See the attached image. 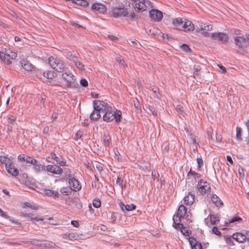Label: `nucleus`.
Listing matches in <instances>:
<instances>
[{
    "label": "nucleus",
    "mask_w": 249,
    "mask_h": 249,
    "mask_svg": "<svg viewBox=\"0 0 249 249\" xmlns=\"http://www.w3.org/2000/svg\"><path fill=\"white\" fill-rule=\"evenodd\" d=\"M104 142L105 146H108L110 143V139H107V138H106V139H104Z\"/></svg>",
    "instance_id": "bf43d9fd"
},
{
    "label": "nucleus",
    "mask_w": 249,
    "mask_h": 249,
    "mask_svg": "<svg viewBox=\"0 0 249 249\" xmlns=\"http://www.w3.org/2000/svg\"><path fill=\"white\" fill-rule=\"evenodd\" d=\"M17 54L16 53L8 50L5 52H0V58L7 63H11L12 60L16 59Z\"/></svg>",
    "instance_id": "423d86ee"
},
{
    "label": "nucleus",
    "mask_w": 249,
    "mask_h": 249,
    "mask_svg": "<svg viewBox=\"0 0 249 249\" xmlns=\"http://www.w3.org/2000/svg\"><path fill=\"white\" fill-rule=\"evenodd\" d=\"M194 29L195 26L193 23L190 20L184 18L182 31L187 32L193 31Z\"/></svg>",
    "instance_id": "a211bd4d"
},
{
    "label": "nucleus",
    "mask_w": 249,
    "mask_h": 249,
    "mask_svg": "<svg viewBox=\"0 0 249 249\" xmlns=\"http://www.w3.org/2000/svg\"><path fill=\"white\" fill-rule=\"evenodd\" d=\"M210 186L209 184L202 179H200L197 185V194H204L210 192Z\"/></svg>",
    "instance_id": "0eeeda50"
},
{
    "label": "nucleus",
    "mask_w": 249,
    "mask_h": 249,
    "mask_svg": "<svg viewBox=\"0 0 249 249\" xmlns=\"http://www.w3.org/2000/svg\"><path fill=\"white\" fill-rule=\"evenodd\" d=\"M196 27L197 32L203 34L205 36L207 35L208 32L213 29V25L208 22L203 23L197 21Z\"/></svg>",
    "instance_id": "39448f33"
},
{
    "label": "nucleus",
    "mask_w": 249,
    "mask_h": 249,
    "mask_svg": "<svg viewBox=\"0 0 249 249\" xmlns=\"http://www.w3.org/2000/svg\"><path fill=\"white\" fill-rule=\"evenodd\" d=\"M112 15L114 18L126 17L128 14L127 8L120 7H113L111 11Z\"/></svg>",
    "instance_id": "1a4fd4ad"
},
{
    "label": "nucleus",
    "mask_w": 249,
    "mask_h": 249,
    "mask_svg": "<svg viewBox=\"0 0 249 249\" xmlns=\"http://www.w3.org/2000/svg\"><path fill=\"white\" fill-rule=\"evenodd\" d=\"M189 242L192 249H202L201 244L198 242L195 238L190 237L189 238Z\"/></svg>",
    "instance_id": "6ab92c4d"
},
{
    "label": "nucleus",
    "mask_w": 249,
    "mask_h": 249,
    "mask_svg": "<svg viewBox=\"0 0 249 249\" xmlns=\"http://www.w3.org/2000/svg\"><path fill=\"white\" fill-rule=\"evenodd\" d=\"M0 162L3 163L5 165V167L7 166H10V164L13 162L11 160L5 156H0Z\"/></svg>",
    "instance_id": "7c9ffc66"
},
{
    "label": "nucleus",
    "mask_w": 249,
    "mask_h": 249,
    "mask_svg": "<svg viewBox=\"0 0 249 249\" xmlns=\"http://www.w3.org/2000/svg\"><path fill=\"white\" fill-rule=\"evenodd\" d=\"M211 38L215 41L226 42L229 40L228 36L222 32H215L211 34Z\"/></svg>",
    "instance_id": "9d476101"
},
{
    "label": "nucleus",
    "mask_w": 249,
    "mask_h": 249,
    "mask_svg": "<svg viewBox=\"0 0 249 249\" xmlns=\"http://www.w3.org/2000/svg\"><path fill=\"white\" fill-rule=\"evenodd\" d=\"M50 156L51 157L52 160H55L56 161H58V158L56 156V154L54 152H51Z\"/></svg>",
    "instance_id": "5fc2aeb1"
},
{
    "label": "nucleus",
    "mask_w": 249,
    "mask_h": 249,
    "mask_svg": "<svg viewBox=\"0 0 249 249\" xmlns=\"http://www.w3.org/2000/svg\"><path fill=\"white\" fill-rule=\"evenodd\" d=\"M217 66L219 67V71L221 72H222L223 73H225L226 72V69H225V68L224 67H223L222 65H218Z\"/></svg>",
    "instance_id": "864d4df0"
},
{
    "label": "nucleus",
    "mask_w": 249,
    "mask_h": 249,
    "mask_svg": "<svg viewBox=\"0 0 249 249\" xmlns=\"http://www.w3.org/2000/svg\"><path fill=\"white\" fill-rule=\"evenodd\" d=\"M108 37L109 39H110L111 40H118V38L117 36H113V35H109L108 36Z\"/></svg>",
    "instance_id": "13d9d810"
},
{
    "label": "nucleus",
    "mask_w": 249,
    "mask_h": 249,
    "mask_svg": "<svg viewBox=\"0 0 249 249\" xmlns=\"http://www.w3.org/2000/svg\"><path fill=\"white\" fill-rule=\"evenodd\" d=\"M220 221L219 217L214 214H209L205 222L207 226L215 225Z\"/></svg>",
    "instance_id": "dca6fc26"
},
{
    "label": "nucleus",
    "mask_w": 249,
    "mask_h": 249,
    "mask_svg": "<svg viewBox=\"0 0 249 249\" xmlns=\"http://www.w3.org/2000/svg\"><path fill=\"white\" fill-rule=\"evenodd\" d=\"M212 202L218 207H222L223 203L219 197L215 195H213L212 197Z\"/></svg>",
    "instance_id": "bb28decb"
},
{
    "label": "nucleus",
    "mask_w": 249,
    "mask_h": 249,
    "mask_svg": "<svg viewBox=\"0 0 249 249\" xmlns=\"http://www.w3.org/2000/svg\"><path fill=\"white\" fill-rule=\"evenodd\" d=\"M122 112L119 110H116L115 111L112 110L111 107L105 111V113L103 116V119L105 121L108 122L115 120V122H119L121 120Z\"/></svg>",
    "instance_id": "f257e3e1"
},
{
    "label": "nucleus",
    "mask_w": 249,
    "mask_h": 249,
    "mask_svg": "<svg viewBox=\"0 0 249 249\" xmlns=\"http://www.w3.org/2000/svg\"><path fill=\"white\" fill-rule=\"evenodd\" d=\"M71 224L75 227H78L79 226L78 222L77 221H75V220L71 221Z\"/></svg>",
    "instance_id": "680f3d73"
},
{
    "label": "nucleus",
    "mask_w": 249,
    "mask_h": 249,
    "mask_svg": "<svg viewBox=\"0 0 249 249\" xmlns=\"http://www.w3.org/2000/svg\"><path fill=\"white\" fill-rule=\"evenodd\" d=\"M22 67L27 71H31L34 69V66L29 61L23 60L21 62Z\"/></svg>",
    "instance_id": "c85d7f7f"
},
{
    "label": "nucleus",
    "mask_w": 249,
    "mask_h": 249,
    "mask_svg": "<svg viewBox=\"0 0 249 249\" xmlns=\"http://www.w3.org/2000/svg\"><path fill=\"white\" fill-rule=\"evenodd\" d=\"M68 56H71V58H69V59L72 60L76 67L81 70H84V65L80 61H76L74 59L75 58V57L72 55V54L71 53V52H68Z\"/></svg>",
    "instance_id": "a878e982"
},
{
    "label": "nucleus",
    "mask_w": 249,
    "mask_h": 249,
    "mask_svg": "<svg viewBox=\"0 0 249 249\" xmlns=\"http://www.w3.org/2000/svg\"><path fill=\"white\" fill-rule=\"evenodd\" d=\"M195 195L191 193L186 194L184 197V203L187 205H191L195 201Z\"/></svg>",
    "instance_id": "4be33fe9"
},
{
    "label": "nucleus",
    "mask_w": 249,
    "mask_h": 249,
    "mask_svg": "<svg viewBox=\"0 0 249 249\" xmlns=\"http://www.w3.org/2000/svg\"><path fill=\"white\" fill-rule=\"evenodd\" d=\"M187 209L183 205H180L178 207V212L176 214H174L173 216L174 223L177 227H181L180 225L181 219L186 214Z\"/></svg>",
    "instance_id": "f03ea898"
},
{
    "label": "nucleus",
    "mask_w": 249,
    "mask_h": 249,
    "mask_svg": "<svg viewBox=\"0 0 249 249\" xmlns=\"http://www.w3.org/2000/svg\"><path fill=\"white\" fill-rule=\"evenodd\" d=\"M67 67L64 64L63 62L61 60V61L58 63V65L53 68L54 70L58 72H63L67 70Z\"/></svg>",
    "instance_id": "cd10ccee"
},
{
    "label": "nucleus",
    "mask_w": 249,
    "mask_h": 249,
    "mask_svg": "<svg viewBox=\"0 0 249 249\" xmlns=\"http://www.w3.org/2000/svg\"><path fill=\"white\" fill-rule=\"evenodd\" d=\"M120 205L121 207L122 210L124 211H130L136 209V206L134 204H127L125 205L123 203L121 202L120 204Z\"/></svg>",
    "instance_id": "c756f323"
},
{
    "label": "nucleus",
    "mask_w": 249,
    "mask_h": 249,
    "mask_svg": "<svg viewBox=\"0 0 249 249\" xmlns=\"http://www.w3.org/2000/svg\"><path fill=\"white\" fill-rule=\"evenodd\" d=\"M180 48L185 52H188L190 50L189 47L188 45L184 44L180 46Z\"/></svg>",
    "instance_id": "de8ad7c7"
},
{
    "label": "nucleus",
    "mask_w": 249,
    "mask_h": 249,
    "mask_svg": "<svg viewBox=\"0 0 249 249\" xmlns=\"http://www.w3.org/2000/svg\"><path fill=\"white\" fill-rule=\"evenodd\" d=\"M61 78L65 82V86L67 88L71 87L73 85L75 82V76L72 72L69 70H67L64 72H62Z\"/></svg>",
    "instance_id": "7ed1b4c3"
},
{
    "label": "nucleus",
    "mask_w": 249,
    "mask_h": 249,
    "mask_svg": "<svg viewBox=\"0 0 249 249\" xmlns=\"http://www.w3.org/2000/svg\"><path fill=\"white\" fill-rule=\"evenodd\" d=\"M92 205L94 207L98 208L101 206V203L99 199L95 198L93 200Z\"/></svg>",
    "instance_id": "a19ab883"
},
{
    "label": "nucleus",
    "mask_w": 249,
    "mask_h": 249,
    "mask_svg": "<svg viewBox=\"0 0 249 249\" xmlns=\"http://www.w3.org/2000/svg\"><path fill=\"white\" fill-rule=\"evenodd\" d=\"M91 9L99 14H105L107 11L106 5L101 3H93L91 5Z\"/></svg>",
    "instance_id": "4468645a"
},
{
    "label": "nucleus",
    "mask_w": 249,
    "mask_h": 249,
    "mask_svg": "<svg viewBox=\"0 0 249 249\" xmlns=\"http://www.w3.org/2000/svg\"><path fill=\"white\" fill-rule=\"evenodd\" d=\"M32 158H33L32 157L26 156L25 161L28 163H31V161H32Z\"/></svg>",
    "instance_id": "e2e57ef3"
},
{
    "label": "nucleus",
    "mask_w": 249,
    "mask_h": 249,
    "mask_svg": "<svg viewBox=\"0 0 249 249\" xmlns=\"http://www.w3.org/2000/svg\"><path fill=\"white\" fill-rule=\"evenodd\" d=\"M26 156L24 154H20L18 156V159L20 161H25Z\"/></svg>",
    "instance_id": "4d7b16f0"
},
{
    "label": "nucleus",
    "mask_w": 249,
    "mask_h": 249,
    "mask_svg": "<svg viewBox=\"0 0 249 249\" xmlns=\"http://www.w3.org/2000/svg\"><path fill=\"white\" fill-rule=\"evenodd\" d=\"M100 117V111L96 110H94L90 116V119L93 120H97Z\"/></svg>",
    "instance_id": "f704fd0d"
},
{
    "label": "nucleus",
    "mask_w": 249,
    "mask_h": 249,
    "mask_svg": "<svg viewBox=\"0 0 249 249\" xmlns=\"http://www.w3.org/2000/svg\"><path fill=\"white\" fill-rule=\"evenodd\" d=\"M69 183L70 188L72 191L77 192L81 189V186L79 181L74 178H71L69 179Z\"/></svg>",
    "instance_id": "2eb2a0df"
},
{
    "label": "nucleus",
    "mask_w": 249,
    "mask_h": 249,
    "mask_svg": "<svg viewBox=\"0 0 249 249\" xmlns=\"http://www.w3.org/2000/svg\"><path fill=\"white\" fill-rule=\"evenodd\" d=\"M23 208H32L34 210H36L38 209V208L35 206H33L32 204L29 202H26L24 203Z\"/></svg>",
    "instance_id": "37998d69"
},
{
    "label": "nucleus",
    "mask_w": 249,
    "mask_h": 249,
    "mask_svg": "<svg viewBox=\"0 0 249 249\" xmlns=\"http://www.w3.org/2000/svg\"><path fill=\"white\" fill-rule=\"evenodd\" d=\"M72 2L84 7H86L89 4L87 0H72Z\"/></svg>",
    "instance_id": "c9c22d12"
},
{
    "label": "nucleus",
    "mask_w": 249,
    "mask_h": 249,
    "mask_svg": "<svg viewBox=\"0 0 249 249\" xmlns=\"http://www.w3.org/2000/svg\"><path fill=\"white\" fill-rule=\"evenodd\" d=\"M184 19L183 18H178L173 20L172 23L176 29L182 31Z\"/></svg>",
    "instance_id": "412c9836"
},
{
    "label": "nucleus",
    "mask_w": 249,
    "mask_h": 249,
    "mask_svg": "<svg viewBox=\"0 0 249 249\" xmlns=\"http://www.w3.org/2000/svg\"><path fill=\"white\" fill-rule=\"evenodd\" d=\"M43 76L46 78L53 80L57 76V73L52 71H46L43 73Z\"/></svg>",
    "instance_id": "b1692460"
},
{
    "label": "nucleus",
    "mask_w": 249,
    "mask_h": 249,
    "mask_svg": "<svg viewBox=\"0 0 249 249\" xmlns=\"http://www.w3.org/2000/svg\"><path fill=\"white\" fill-rule=\"evenodd\" d=\"M0 215L1 216L4 217L6 219L10 218V216H9L6 213L3 212L0 208Z\"/></svg>",
    "instance_id": "09e8293b"
},
{
    "label": "nucleus",
    "mask_w": 249,
    "mask_h": 249,
    "mask_svg": "<svg viewBox=\"0 0 249 249\" xmlns=\"http://www.w3.org/2000/svg\"><path fill=\"white\" fill-rule=\"evenodd\" d=\"M37 163L38 161L36 159L32 158L31 164L35 165L36 166V165L38 164Z\"/></svg>",
    "instance_id": "0e129e2a"
},
{
    "label": "nucleus",
    "mask_w": 249,
    "mask_h": 249,
    "mask_svg": "<svg viewBox=\"0 0 249 249\" xmlns=\"http://www.w3.org/2000/svg\"><path fill=\"white\" fill-rule=\"evenodd\" d=\"M227 160L231 165L233 164V161L231 156H227Z\"/></svg>",
    "instance_id": "69168bd1"
},
{
    "label": "nucleus",
    "mask_w": 249,
    "mask_h": 249,
    "mask_svg": "<svg viewBox=\"0 0 249 249\" xmlns=\"http://www.w3.org/2000/svg\"><path fill=\"white\" fill-rule=\"evenodd\" d=\"M123 182V180L120 178H118L116 180V183L119 185L121 184Z\"/></svg>",
    "instance_id": "774afa93"
},
{
    "label": "nucleus",
    "mask_w": 249,
    "mask_h": 249,
    "mask_svg": "<svg viewBox=\"0 0 249 249\" xmlns=\"http://www.w3.org/2000/svg\"><path fill=\"white\" fill-rule=\"evenodd\" d=\"M60 191L62 195L65 196H69L71 195L72 192V190L70 187L69 188L68 187L61 188Z\"/></svg>",
    "instance_id": "473e14b6"
},
{
    "label": "nucleus",
    "mask_w": 249,
    "mask_h": 249,
    "mask_svg": "<svg viewBox=\"0 0 249 249\" xmlns=\"http://www.w3.org/2000/svg\"><path fill=\"white\" fill-rule=\"evenodd\" d=\"M47 172L58 175H61L63 173V169L58 165H48L46 166Z\"/></svg>",
    "instance_id": "ddd939ff"
},
{
    "label": "nucleus",
    "mask_w": 249,
    "mask_h": 249,
    "mask_svg": "<svg viewBox=\"0 0 249 249\" xmlns=\"http://www.w3.org/2000/svg\"><path fill=\"white\" fill-rule=\"evenodd\" d=\"M176 109L178 112H179L181 114L184 113L183 107L180 105H177L176 107Z\"/></svg>",
    "instance_id": "a18cd8bd"
},
{
    "label": "nucleus",
    "mask_w": 249,
    "mask_h": 249,
    "mask_svg": "<svg viewBox=\"0 0 249 249\" xmlns=\"http://www.w3.org/2000/svg\"><path fill=\"white\" fill-rule=\"evenodd\" d=\"M207 133L209 139L212 140L213 139V130L212 128L210 127L207 129Z\"/></svg>",
    "instance_id": "c03bdc74"
},
{
    "label": "nucleus",
    "mask_w": 249,
    "mask_h": 249,
    "mask_svg": "<svg viewBox=\"0 0 249 249\" xmlns=\"http://www.w3.org/2000/svg\"><path fill=\"white\" fill-rule=\"evenodd\" d=\"M66 173L68 174H67L66 176H65V178L66 179H68V178H72L71 175H70V173H71V171L69 170V169H67V171L66 172Z\"/></svg>",
    "instance_id": "052dcab7"
},
{
    "label": "nucleus",
    "mask_w": 249,
    "mask_h": 249,
    "mask_svg": "<svg viewBox=\"0 0 249 249\" xmlns=\"http://www.w3.org/2000/svg\"><path fill=\"white\" fill-rule=\"evenodd\" d=\"M30 220L33 223H35L36 222H38L39 221L43 220V218L39 217L38 216L33 214L30 213L29 217Z\"/></svg>",
    "instance_id": "72a5a7b5"
},
{
    "label": "nucleus",
    "mask_w": 249,
    "mask_h": 249,
    "mask_svg": "<svg viewBox=\"0 0 249 249\" xmlns=\"http://www.w3.org/2000/svg\"><path fill=\"white\" fill-rule=\"evenodd\" d=\"M153 7L152 2L149 0H136L134 1V8L138 11H144Z\"/></svg>",
    "instance_id": "20e7f679"
},
{
    "label": "nucleus",
    "mask_w": 249,
    "mask_h": 249,
    "mask_svg": "<svg viewBox=\"0 0 249 249\" xmlns=\"http://www.w3.org/2000/svg\"><path fill=\"white\" fill-rule=\"evenodd\" d=\"M149 15L151 20L154 21L159 22L163 18L162 12L155 9L149 11Z\"/></svg>",
    "instance_id": "9b49d317"
},
{
    "label": "nucleus",
    "mask_w": 249,
    "mask_h": 249,
    "mask_svg": "<svg viewBox=\"0 0 249 249\" xmlns=\"http://www.w3.org/2000/svg\"><path fill=\"white\" fill-rule=\"evenodd\" d=\"M146 111L148 114H152L154 116L157 115V113L154 108H151L150 107H146Z\"/></svg>",
    "instance_id": "79ce46f5"
},
{
    "label": "nucleus",
    "mask_w": 249,
    "mask_h": 249,
    "mask_svg": "<svg viewBox=\"0 0 249 249\" xmlns=\"http://www.w3.org/2000/svg\"><path fill=\"white\" fill-rule=\"evenodd\" d=\"M6 169L10 175L14 177H17L19 175V171L18 169L15 166L13 162L10 164V166H7Z\"/></svg>",
    "instance_id": "aec40b11"
},
{
    "label": "nucleus",
    "mask_w": 249,
    "mask_h": 249,
    "mask_svg": "<svg viewBox=\"0 0 249 249\" xmlns=\"http://www.w3.org/2000/svg\"><path fill=\"white\" fill-rule=\"evenodd\" d=\"M30 213H21L20 216L24 217H27L29 218Z\"/></svg>",
    "instance_id": "338daca9"
},
{
    "label": "nucleus",
    "mask_w": 249,
    "mask_h": 249,
    "mask_svg": "<svg viewBox=\"0 0 249 249\" xmlns=\"http://www.w3.org/2000/svg\"><path fill=\"white\" fill-rule=\"evenodd\" d=\"M94 109L100 112H105L109 107L107 104L103 101L95 100L93 101Z\"/></svg>",
    "instance_id": "f8f14e48"
},
{
    "label": "nucleus",
    "mask_w": 249,
    "mask_h": 249,
    "mask_svg": "<svg viewBox=\"0 0 249 249\" xmlns=\"http://www.w3.org/2000/svg\"><path fill=\"white\" fill-rule=\"evenodd\" d=\"M48 61L50 66L53 69L58 65V63L61 61V60L52 56L49 58Z\"/></svg>",
    "instance_id": "393cba45"
},
{
    "label": "nucleus",
    "mask_w": 249,
    "mask_h": 249,
    "mask_svg": "<svg viewBox=\"0 0 249 249\" xmlns=\"http://www.w3.org/2000/svg\"><path fill=\"white\" fill-rule=\"evenodd\" d=\"M58 164L61 166H67V162L64 160H59L58 159L57 161Z\"/></svg>",
    "instance_id": "603ef678"
},
{
    "label": "nucleus",
    "mask_w": 249,
    "mask_h": 249,
    "mask_svg": "<svg viewBox=\"0 0 249 249\" xmlns=\"http://www.w3.org/2000/svg\"><path fill=\"white\" fill-rule=\"evenodd\" d=\"M248 236H249V231H246L245 234L242 232H237L233 234L232 237L239 242H243Z\"/></svg>",
    "instance_id": "f3484780"
},
{
    "label": "nucleus",
    "mask_w": 249,
    "mask_h": 249,
    "mask_svg": "<svg viewBox=\"0 0 249 249\" xmlns=\"http://www.w3.org/2000/svg\"><path fill=\"white\" fill-rule=\"evenodd\" d=\"M44 193L47 196L52 197L53 198H58L60 196V194L57 191L45 189L44 190Z\"/></svg>",
    "instance_id": "5701e85b"
},
{
    "label": "nucleus",
    "mask_w": 249,
    "mask_h": 249,
    "mask_svg": "<svg viewBox=\"0 0 249 249\" xmlns=\"http://www.w3.org/2000/svg\"><path fill=\"white\" fill-rule=\"evenodd\" d=\"M83 135V132L81 131H77L75 134V139L77 140L78 139H80Z\"/></svg>",
    "instance_id": "8fccbe9b"
},
{
    "label": "nucleus",
    "mask_w": 249,
    "mask_h": 249,
    "mask_svg": "<svg viewBox=\"0 0 249 249\" xmlns=\"http://www.w3.org/2000/svg\"><path fill=\"white\" fill-rule=\"evenodd\" d=\"M212 232L213 233L217 235H220L221 233V232L218 230V228L216 227H214L212 229Z\"/></svg>",
    "instance_id": "49530a36"
},
{
    "label": "nucleus",
    "mask_w": 249,
    "mask_h": 249,
    "mask_svg": "<svg viewBox=\"0 0 249 249\" xmlns=\"http://www.w3.org/2000/svg\"><path fill=\"white\" fill-rule=\"evenodd\" d=\"M242 130L240 127H237L236 128V138L238 140H242V134H241Z\"/></svg>",
    "instance_id": "ea45409f"
},
{
    "label": "nucleus",
    "mask_w": 249,
    "mask_h": 249,
    "mask_svg": "<svg viewBox=\"0 0 249 249\" xmlns=\"http://www.w3.org/2000/svg\"><path fill=\"white\" fill-rule=\"evenodd\" d=\"M80 83L83 87H87L88 85L87 81L85 79H81Z\"/></svg>",
    "instance_id": "6e6d98bb"
},
{
    "label": "nucleus",
    "mask_w": 249,
    "mask_h": 249,
    "mask_svg": "<svg viewBox=\"0 0 249 249\" xmlns=\"http://www.w3.org/2000/svg\"><path fill=\"white\" fill-rule=\"evenodd\" d=\"M197 168H200L203 164V161L201 158H197Z\"/></svg>",
    "instance_id": "3c124183"
},
{
    "label": "nucleus",
    "mask_w": 249,
    "mask_h": 249,
    "mask_svg": "<svg viewBox=\"0 0 249 249\" xmlns=\"http://www.w3.org/2000/svg\"><path fill=\"white\" fill-rule=\"evenodd\" d=\"M181 225V227H177L175 225V224H173V226L176 229H180L181 230V232L185 235L188 236L191 234V231L187 229L186 227H183V226L182 224L180 223Z\"/></svg>",
    "instance_id": "2f4dec72"
},
{
    "label": "nucleus",
    "mask_w": 249,
    "mask_h": 249,
    "mask_svg": "<svg viewBox=\"0 0 249 249\" xmlns=\"http://www.w3.org/2000/svg\"><path fill=\"white\" fill-rule=\"evenodd\" d=\"M234 43L238 49L244 50L249 45V41L244 36H236L234 37Z\"/></svg>",
    "instance_id": "6e6552de"
},
{
    "label": "nucleus",
    "mask_w": 249,
    "mask_h": 249,
    "mask_svg": "<svg viewBox=\"0 0 249 249\" xmlns=\"http://www.w3.org/2000/svg\"><path fill=\"white\" fill-rule=\"evenodd\" d=\"M188 176L189 177H193L195 179H198L200 177V175L199 174L196 173L195 172H193L191 170H190L188 173Z\"/></svg>",
    "instance_id": "4c0bfd02"
},
{
    "label": "nucleus",
    "mask_w": 249,
    "mask_h": 249,
    "mask_svg": "<svg viewBox=\"0 0 249 249\" xmlns=\"http://www.w3.org/2000/svg\"><path fill=\"white\" fill-rule=\"evenodd\" d=\"M34 169L36 172H41L45 170V166L44 165L38 164L35 166Z\"/></svg>",
    "instance_id": "58836bf2"
},
{
    "label": "nucleus",
    "mask_w": 249,
    "mask_h": 249,
    "mask_svg": "<svg viewBox=\"0 0 249 249\" xmlns=\"http://www.w3.org/2000/svg\"><path fill=\"white\" fill-rule=\"evenodd\" d=\"M242 219L241 217L238 216H235L231 218V219H229L228 222L229 223H234L236 222H238L239 223H241Z\"/></svg>",
    "instance_id": "e433bc0d"
}]
</instances>
